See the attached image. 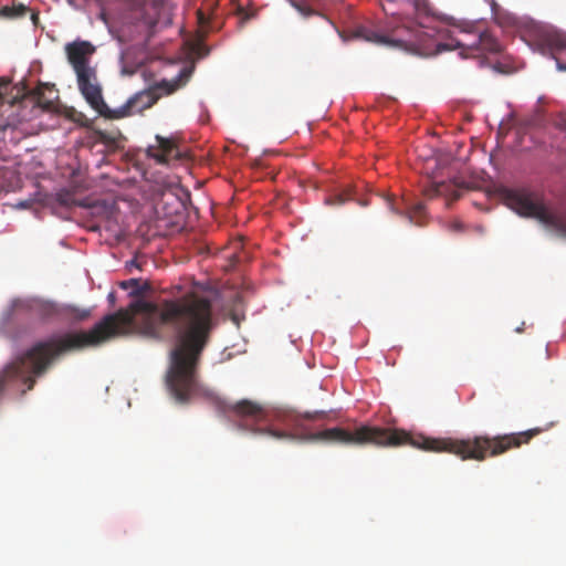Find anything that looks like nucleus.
I'll use <instances>...</instances> for the list:
<instances>
[{"mask_svg": "<svg viewBox=\"0 0 566 566\" xmlns=\"http://www.w3.org/2000/svg\"><path fill=\"white\" fill-rule=\"evenodd\" d=\"M137 315L143 316L149 335H157L160 326L175 332L166 374L170 396L185 405L202 395L199 366L217 319L211 300L203 293L192 291L158 304L137 300L128 308L106 315L88 332L67 333L34 343L0 371V397L6 390L20 395L32 390L36 379L45 375L65 353L95 347L112 337L127 334Z\"/></svg>", "mask_w": 566, "mask_h": 566, "instance_id": "1", "label": "nucleus"}, {"mask_svg": "<svg viewBox=\"0 0 566 566\" xmlns=\"http://www.w3.org/2000/svg\"><path fill=\"white\" fill-rule=\"evenodd\" d=\"M539 428L526 431L497 434L474 436L468 439L429 438L422 434L412 436L401 429L358 426L349 428H329L308 434L311 441H326L346 446L375 444L378 447H399L409 444L423 451L449 452L462 460L484 461L489 457H497L511 449L528 443L541 433Z\"/></svg>", "mask_w": 566, "mask_h": 566, "instance_id": "2", "label": "nucleus"}, {"mask_svg": "<svg viewBox=\"0 0 566 566\" xmlns=\"http://www.w3.org/2000/svg\"><path fill=\"white\" fill-rule=\"evenodd\" d=\"M501 196L505 206L520 216L535 218L558 237L566 239V211L553 212L548 210L537 193L524 188H505Z\"/></svg>", "mask_w": 566, "mask_h": 566, "instance_id": "3", "label": "nucleus"}, {"mask_svg": "<svg viewBox=\"0 0 566 566\" xmlns=\"http://www.w3.org/2000/svg\"><path fill=\"white\" fill-rule=\"evenodd\" d=\"M409 23V21H403V24L396 28L391 34H382L367 27H358L353 31L352 39L413 51L424 45V32Z\"/></svg>", "mask_w": 566, "mask_h": 566, "instance_id": "4", "label": "nucleus"}, {"mask_svg": "<svg viewBox=\"0 0 566 566\" xmlns=\"http://www.w3.org/2000/svg\"><path fill=\"white\" fill-rule=\"evenodd\" d=\"M217 408L223 413H231L235 418L239 419V427L243 430H248L252 433H268L269 436L283 439L291 438L292 434L285 431L272 430V429H263L260 427H255L256 424L264 420L265 412L263 408L250 400L243 399L235 403H228L223 400L218 399L216 401Z\"/></svg>", "mask_w": 566, "mask_h": 566, "instance_id": "5", "label": "nucleus"}, {"mask_svg": "<svg viewBox=\"0 0 566 566\" xmlns=\"http://www.w3.org/2000/svg\"><path fill=\"white\" fill-rule=\"evenodd\" d=\"M542 52L548 51L556 60L557 69L566 71V34L558 31H542L539 33Z\"/></svg>", "mask_w": 566, "mask_h": 566, "instance_id": "6", "label": "nucleus"}, {"mask_svg": "<svg viewBox=\"0 0 566 566\" xmlns=\"http://www.w3.org/2000/svg\"><path fill=\"white\" fill-rule=\"evenodd\" d=\"M78 90L90 106L96 111L104 107L105 102L102 95V87L97 83L95 71L76 74Z\"/></svg>", "mask_w": 566, "mask_h": 566, "instance_id": "7", "label": "nucleus"}, {"mask_svg": "<svg viewBox=\"0 0 566 566\" xmlns=\"http://www.w3.org/2000/svg\"><path fill=\"white\" fill-rule=\"evenodd\" d=\"M65 51L69 62L72 64L76 74L93 71L88 66V56L93 54L94 46L87 41H75L66 44Z\"/></svg>", "mask_w": 566, "mask_h": 566, "instance_id": "8", "label": "nucleus"}, {"mask_svg": "<svg viewBox=\"0 0 566 566\" xmlns=\"http://www.w3.org/2000/svg\"><path fill=\"white\" fill-rule=\"evenodd\" d=\"M156 144L147 147V156L159 164H166L171 159H180L181 153L172 138H165L159 135L155 137Z\"/></svg>", "mask_w": 566, "mask_h": 566, "instance_id": "9", "label": "nucleus"}, {"mask_svg": "<svg viewBox=\"0 0 566 566\" xmlns=\"http://www.w3.org/2000/svg\"><path fill=\"white\" fill-rule=\"evenodd\" d=\"M455 45L467 48L472 53H499L502 50L499 40L488 30L476 32L475 39L471 42L457 41Z\"/></svg>", "mask_w": 566, "mask_h": 566, "instance_id": "10", "label": "nucleus"}, {"mask_svg": "<svg viewBox=\"0 0 566 566\" xmlns=\"http://www.w3.org/2000/svg\"><path fill=\"white\" fill-rule=\"evenodd\" d=\"M159 97L160 96L156 88H149L136 93L127 102L130 106L132 114L135 115L147 108H150L159 99Z\"/></svg>", "mask_w": 566, "mask_h": 566, "instance_id": "11", "label": "nucleus"}, {"mask_svg": "<svg viewBox=\"0 0 566 566\" xmlns=\"http://www.w3.org/2000/svg\"><path fill=\"white\" fill-rule=\"evenodd\" d=\"M96 112L101 116L108 118V119H120V118L128 117V116L133 115L128 102H126L120 107L114 108V109L109 108L108 105L105 103V106L98 107L96 109Z\"/></svg>", "mask_w": 566, "mask_h": 566, "instance_id": "12", "label": "nucleus"}, {"mask_svg": "<svg viewBox=\"0 0 566 566\" xmlns=\"http://www.w3.org/2000/svg\"><path fill=\"white\" fill-rule=\"evenodd\" d=\"M46 91L52 94L53 93V90L52 87H50L49 85H44V84H41L39 85L33 94L35 96V101H36V104L44 108V109H50L52 106H53V98L51 96H48L46 95Z\"/></svg>", "mask_w": 566, "mask_h": 566, "instance_id": "13", "label": "nucleus"}, {"mask_svg": "<svg viewBox=\"0 0 566 566\" xmlns=\"http://www.w3.org/2000/svg\"><path fill=\"white\" fill-rule=\"evenodd\" d=\"M29 9L22 4H13L12 7L6 6L0 9V15L8 18V19H14V18H21L27 14Z\"/></svg>", "mask_w": 566, "mask_h": 566, "instance_id": "14", "label": "nucleus"}, {"mask_svg": "<svg viewBox=\"0 0 566 566\" xmlns=\"http://www.w3.org/2000/svg\"><path fill=\"white\" fill-rule=\"evenodd\" d=\"M96 134L98 140L108 146H116L123 139L120 132L98 130Z\"/></svg>", "mask_w": 566, "mask_h": 566, "instance_id": "15", "label": "nucleus"}, {"mask_svg": "<svg viewBox=\"0 0 566 566\" xmlns=\"http://www.w3.org/2000/svg\"><path fill=\"white\" fill-rule=\"evenodd\" d=\"M526 127H542L545 124V116L542 109L537 108L532 115L523 119Z\"/></svg>", "mask_w": 566, "mask_h": 566, "instance_id": "16", "label": "nucleus"}, {"mask_svg": "<svg viewBox=\"0 0 566 566\" xmlns=\"http://www.w3.org/2000/svg\"><path fill=\"white\" fill-rule=\"evenodd\" d=\"M423 212V207L421 205H418L415 207V209L406 214L407 219L415 224L420 226V221L416 218L420 216Z\"/></svg>", "mask_w": 566, "mask_h": 566, "instance_id": "17", "label": "nucleus"}, {"mask_svg": "<svg viewBox=\"0 0 566 566\" xmlns=\"http://www.w3.org/2000/svg\"><path fill=\"white\" fill-rule=\"evenodd\" d=\"M347 200H349V196L347 193H338L333 197H329L326 202L329 205H343Z\"/></svg>", "mask_w": 566, "mask_h": 566, "instance_id": "18", "label": "nucleus"}, {"mask_svg": "<svg viewBox=\"0 0 566 566\" xmlns=\"http://www.w3.org/2000/svg\"><path fill=\"white\" fill-rule=\"evenodd\" d=\"M415 10L419 14H426L428 13V3L427 0H415L413 2Z\"/></svg>", "mask_w": 566, "mask_h": 566, "instance_id": "19", "label": "nucleus"}, {"mask_svg": "<svg viewBox=\"0 0 566 566\" xmlns=\"http://www.w3.org/2000/svg\"><path fill=\"white\" fill-rule=\"evenodd\" d=\"M327 412L326 411H314V412H306L304 415V418L307 420H315V419H324L326 418Z\"/></svg>", "mask_w": 566, "mask_h": 566, "instance_id": "20", "label": "nucleus"}, {"mask_svg": "<svg viewBox=\"0 0 566 566\" xmlns=\"http://www.w3.org/2000/svg\"><path fill=\"white\" fill-rule=\"evenodd\" d=\"M197 19H198V24L205 29L208 27L209 24V17L206 15L201 10H198L197 11Z\"/></svg>", "mask_w": 566, "mask_h": 566, "instance_id": "21", "label": "nucleus"}, {"mask_svg": "<svg viewBox=\"0 0 566 566\" xmlns=\"http://www.w3.org/2000/svg\"><path fill=\"white\" fill-rule=\"evenodd\" d=\"M496 21L501 24V25H511L513 22H514V18L506 14V15H500V14H496L495 17Z\"/></svg>", "mask_w": 566, "mask_h": 566, "instance_id": "22", "label": "nucleus"}, {"mask_svg": "<svg viewBox=\"0 0 566 566\" xmlns=\"http://www.w3.org/2000/svg\"><path fill=\"white\" fill-rule=\"evenodd\" d=\"M387 205H388V208L395 212V213H398L400 214L401 211H400V208H399V203L396 199H392V198H387Z\"/></svg>", "mask_w": 566, "mask_h": 566, "instance_id": "23", "label": "nucleus"}, {"mask_svg": "<svg viewBox=\"0 0 566 566\" xmlns=\"http://www.w3.org/2000/svg\"><path fill=\"white\" fill-rule=\"evenodd\" d=\"M73 317H75L76 319H85L86 317L90 316V311L87 310H75L73 313H72Z\"/></svg>", "mask_w": 566, "mask_h": 566, "instance_id": "24", "label": "nucleus"}, {"mask_svg": "<svg viewBox=\"0 0 566 566\" xmlns=\"http://www.w3.org/2000/svg\"><path fill=\"white\" fill-rule=\"evenodd\" d=\"M394 4V1L391 0H388L387 1V4L386 3H382V10L386 14H391V15H396L397 13L395 11H392V6Z\"/></svg>", "mask_w": 566, "mask_h": 566, "instance_id": "25", "label": "nucleus"}, {"mask_svg": "<svg viewBox=\"0 0 566 566\" xmlns=\"http://www.w3.org/2000/svg\"><path fill=\"white\" fill-rule=\"evenodd\" d=\"M8 84H9L8 81H6L4 78H0V98H2V95H3L2 91L4 88H7Z\"/></svg>", "mask_w": 566, "mask_h": 566, "instance_id": "26", "label": "nucleus"}, {"mask_svg": "<svg viewBox=\"0 0 566 566\" xmlns=\"http://www.w3.org/2000/svg\"><path fill=\"white\" fill-rule=\"evenodd\" d=\"M108 298V302L114 305L115 304V301H116V295H115V292H111L107 296Z\"/></svg>", "mask_w": 566, "mask_h": 566, "instance_id": "27", "label": "nucleus"}, {"mask_svg": "<svg viewBox=\"0 0 566 566\" xmlns=\"http://www.w3.org/2000/svg\"><path fill=\"white\" fill-rule=\"evenodd\" d=\"M136 283H137V281L132 279L129 281L122 282L120 285H122V287L126 289L128 284H136Z\"/></svg>", "mask_w": 566, "mask_h": 566, "instance_id": "28", "label": "nucleus"}, {"mask_svg": "<svg viewBox=\"0 0 566 566\" xmlns=\"http://www.w3.org/2000/svg\"><path fill=\"white\" fill-rule=\"evenodd\" d=\"M444 185L440 184L436 186V192L437 195H441L443 192Z\"/></svg>", "mask_w": 566, "mask_h": 566, "instance_id": "29", "label": "nucleus"}, {"mask_svg": "<svg viewBox=\"0 0 566 566\" xmlns=\"http://www.w3.org/2000/svg\"><path fill=\"white\" fill-rule=\"evenodd\" d=\"M438 51L449 50L450 48L447 44L438 43L437 44Z\"/></svg>", "mask_w": 566, "mask_h": 566, "instance_id": "30", "label": "nucleus"}, {"mask_svg": "<svg viewBox=\"0 0 566 566\" xmlns=\"http://www.w3.org/2000/svg\"><path fill=\"white\" fill-rule=\"evenodd\" d=\"M36 19H38L36 14H35V13H32V20H33V22H35V21H36Z\"/></svg>", "mask_w": 566, "mask_h": 566, "instance_id": "31", "label": "nucleus"}]
</instances>
